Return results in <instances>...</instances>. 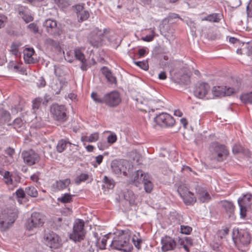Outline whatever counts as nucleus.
Instances as JSON below:
<instances>
[{"instance_id": "nucleus-1", "label": "nucleus", "mask_w": 252, "mask_h": 252, "mask_svg": "<svg viewBox=\"0 0 252 252\" xmlns=\"http://www.w3.org/2000/svg\"><path fill=\"white\" fill-rule=\"evenodd\" d=\"M131 232L128 229L118 230L115 234L110 246L112 249L123 252H130L132 246L129 243Z\"/></svg>"}, {"instance_id": "nucleus-2", "label": "nucleus", "mask_w": 252, "mask_h": 252, "mask_svg": "<svg viewBox=\"0 0 252 252\" xmlns=\"http://www.w3.org/2000/svg\"><path fill=\"white\" fill-rule=\"evenodd\" d=\"M18 214V209L14 205L4 209L0 218L1 230L4 231L8 229L16 220Z\"/></svg>"}, {"instance_id": "nucleus-3", "label": "nucleus", "mask_w": 252, "mask_h": 252, "mask_svg": "<svg viewBox=\"0 0 252 252\" xmlns=\"http://www.w3.org/2000/svg\"><path fill=\"white\" fill-rule=\"evenodd\" d=\"M84 227V221L80 219L76 220L73 224V231L69 234L70 239L75 243L84 240L86 234Z\"/></svg>"}, {"instance_id": "nucleus-4", "label": "nucleus", "mask_w": 252, "mask_h": 252, "mask_svg": "<svg viewBox=\"0 0 252 252\" xmlns=\"http://www.w3.org/2000/svg\"><path fill=\"white\" fill-rule=\"evenodd\" d=\"M213 158L218 161H222L228 155V151L226 147L218 142L212 143L210 147Z\"/></svg>"}, {"instance_id": "nucleus-5", "label": "nucleus", "mask_w": 252, "mask_h": 252, "mask_svg": "<svg viewBox=\"0 0 252 252\" xmlns=\"http://www.w3.org/2000/svg\"><path fill=\"white\" fill-rule=\"evenodd\" d=\"M67 109L63 105L53 104L50 107V113L53 118L60 122H64L67 120Z\"/></svg>"}, {"instance_id": "nucleus-6", "label": "nucleus", "mask_w": 252, "mask_h": 252, "mask_svg": "<svg viewBox=\"0 0 252 252\" xmlns=\"http://www.w3.org/2000/svg\"><path fill=\"white\" fill-rule=\"evenodd\" d=\"M134 181L137 182L141 181L144 184V189L147 193H150L152 190L153 185L151 182V178L148 173H144L141 170H137Z\"/></svg>"}, {"instance_id": "nucleus-7", "label": "nucleus", "mask_w": 252, "mask_h": 252, "mask_svg": "<svg viewBox=\"0 0 252 252\" xmlns=\"http://www.w3.org/2000/svg\"><path fill=\"white\" fill-rule=\"evenodd\" d=\"M177 191L181 197L183 199L184 202L187 205H192L196 202V197L194 193L190 191L185 185L179 186Z\"/></svg>"}, {"instance_id": "nucleus-8", "label": "nucleus", "mask_w": 252, "mask_h": 252, "mask_svg": "<svg viewBox=\"0 0 252 252\" xmlns=\"http://www.w3.org/2000/svg\"><path fill=\"white\" fill-rule=\"evenodd\" d=\"M194 189L196 198L202 203H207L211 200V196L208 189L203 184H196Z\"/></svg>"}, {"instance_id": "nucleus-9", "label": "nucleus", "mask_w": 252, "mask_h": 252, "mask_svg": "<svg viewBox=\"0 0 252 252\" xmlns=\"http://www.w3.org/2000/svg\"><path fill=\"white\" fill-rule=\"evenodd\" d=\"M43 26L48 34L55 37L60 36L62 33V30L58 26L56 20L51 19H46L43 23Z\"/></svg>"}, {"instance_id": "nucleus-10", "label": "nucleus", "mask_w": 252, "mask_h": 252, "mask_svg": "<svg viewBox=\"0 0 252 252\" xmlns=\"http://www.w3.org/2000/svg\"><path fill=\"white\" fill-rule=\"evenodd\" d=\"M155 122L161 127H170L174 125V118L167 113H161L155 118Z\"/></svg>"}, {"instance_id": "nucleus-11", "label": "nucleus", "mask_w": 252, "mask_h": 252, "mask_svg": "<svg viewBox=\"0 0 252 252\" xmlns=\"http://www.w3.org/2000/svg\"><path fill=\"white\" fill-rule=\"evenodd\" d=\"M21 156L24 163L29 166L38 163L40 160L39 155L32 150L24 151L22 153Z\"/></svg>"}, {"instance_id": "nucleus-12", "label": "nucleus", "mask_w": 252, "mask_h": 252, "mask_svg": "<svg viewBox=\"0 0 252 252\" xmlns=\"http://www.w3.org/2000/svg\"><path fill=\"white\" fill-rule=\"evenodd\" d=\"M44 241L45 244L50 248H58L61 245L59 236L53 231L45 233Z\"/></svg>"}, {"instance_id": "nucleus-13", "label": "nucleus", "mask_w": 252, "mask_h": 252, "mask_svg": "<svg viewBox=\"0 0 252 252\" xmlns=\"http://www.w3.org/2000/svg\"><path fill=\"white\" fill-rule=\"evenodd\" d=\"M104 103L110 107H115L119 104L121 98L117 91H112L106 94L103 97Z\"/></svg>"}, {"instance_id": "nucleus-14", "label": "nucleus", "mask_w": 252, "mask_h": 252, "mask_svg": "<svg viewBox=\"0 0 252 252\" xmlns=\"http://www.w3.org/2000/svg\"><path fill=\"white\" fill-rule=\"evenodd\" d=\"M238 203L240 210V216L244 218L246 215L247 208L252 203V195L250 194L245 195L242 198H239Z\"/></svg>"}, {"instance_id": "nucleus-15", "label": "nucleus", "mask_w": 252, "mask_h": 252, "mask_svg": "<svg viewBox=\"0 0 252 252\" xmlns=\"http://www.w3.org/2000/svg\"><path fill=\"white\" fill-rule=\"evenodd\" d=\"M43 223L42 215L38 212H33L32 214L31 218L26 223V228L30 230L34 227H39Z\"/></svg>"}, {"instance_id": "nucleus-16", "label": "nucleus", "mask_w": 252, "mask_h": 252, "mask_svg": "<svg viewBox=\"0 0 252 252\" xmlns=\"http://www.w3.org/2000/svg\"><path fill=\"white\" fill-rule=\"evenodd\" d=\"M161 250L163 252H166L173 250L176 246V242L174 239L168 236H165L161 239Z\"/></svg>"}, {"instance_id": "nucleus-17", "label": "nucleus", "mask_w": 252, "mask_h": 252, "mask_svg": "<svg viewBox=\"0 0 252 252\" xmlns=\"http://www.w3.org/2000/svg\"><path fill=\"white\" fill-rule=\"evenodd\" d=\"M127 163L126 160H120L119 161H113L111 163V168L113 172L117 175L123 172L124 175L126 174V167H125Z\"/></svg>"}, {"instance_id": "nucleus-18", "label": "nucleus", "mask_w": 252, "mask_h": 252, "mask_svg": "<svg viewBox=\"0 0 252 252\" xmlns=\"http://www.w3.org/2000/svg\"><path fill=\"white\" fill-rule=\"evenodd\" d=\"M93 236L94 238L95 246L98 250H104L106 249V242L108 239V234L101 236V234H98L96 232L93 233Z\"/></svg>"}, {"instance_id": "nucleus-19", "label": "nucleus", "mask_w": 252, "mask_h": 252, "mask_svg": "<svg viewBox=\"0 0 252 252\" xmlns=\"http://www.w3.org/2000/svg\"><path fill=\"white\" fill-rule=\"evenodd\" d=\"M210 90V86L208 83H202L196 87L194 91L195 96L199 98H203L206 97Z\"/></svg>"}, {"instance_id": "nucleus-20", "label": "nucleus", "mask_w": 252, "mask_h": 252, "mask_svg": "<svg viewBox=\"0 0 252 252\" xmlns=\"http://www.w3.org/2000/svg\"><path fill=\"white\" fill-rule=\"evenodd\" d=\"M70 184V180L67 178L64 180L57 181L52 185V188L54 191L62 190L66 188Z\"/></svg>"}, {"instance_id": "nucleus-21", "label": "nucleus", "mask_w": 252, "mask_h": 252, "mask_svg": "<svg viewBox=\"0 0 252 252\" xmlns=\"http://www.w3.org/2000/svg\"><path fill=\"white\" fill-rule=\"evenodd\" d=\"M34 53V51L32 48H26L23 51L24 59L26 63H34V60L32 56Z\"/></svg>"}, {"instance_id": "nucleus-22", "label": "nucleus", "mask_w": 252, "mask_h": 252, "mask_svg": "<svg viewBox=\"0 0 252 252\" xmlns=\"http://www.w3.org/2000/svg\"><path fill=\"white\" fill-rule=\"evenodd\" d=\"M101 71L108 82L111 84L116 83L117 80L116 77L113 75L111 71L108 67L103 66L101 68Z\"/></svg>"}, {"instance_id": "nucleus-23", "label": "nucleus", "mask_w": 252, "mask_h": 252, "mask_svg": "<svg viewBox=\"0 0 252 252\" xmlns=\"http://www.w3.org/2000/svg\"><path fill=\"white\" fill-rule=\"evenodd\" d=\"M102 183V189H112L115 186V182L114 180L112 178L108 177L106 176L103 177Z\"/></svg>"}, {"instance_id": "nucleus-24", "label": "nucleus", "mask_w": 252, "mask_h": 252, "mask_svg": "<svg viewBox=\"0 0 252 252\" xmlns=\"http://www.w3.org/2000/svg\"><path fill=\"white\" fill-rule=\"evenodd\" d=\"M238 238L240 242L244 245H247L250 242V237L247 232L238 231Z\"/></svg>"}, {"instance_id": "nucleus-25", "label": "nucleus", "mask_w": 252, "mask_h": 252, "mask_svg": "<svg viewBox=\"0 0 252 252\" xmlns=\"http://www.w3.org/2000/svg\"><path fill=\"white\" fill-rule=\"evenodd\" d=\"M124 199L128 201L130 205L135 204L136 196L132 191L127 190L124 192Z\"/></svg>"}, {"instance_id": "nucleus-26", "label": "nucleus", "mask_w": 252, "mask_h": 252, "mask_svg": "<svg viewBox=\"0 0 252 252\" xmlns=\"http://www.w3.org/2000/svg\"><path fill=\"white\" fill-rule=\"evenodd\" d=\"M67 144L71 145V143L66 139H62L59 140L56 146L57 152L60 153L63 152L65 150Z\"/></svg>"}, {"instance_id": "nucleus-27", "label": "nucleus", "mask_w": 252, "mask_h": 252, "mask_svg": "<svg viewBox=\"0 0 252 252\" xmlns=\"http://www.w3.org/2000/svg\"><path fill=\"white\" fill-rule=\"evenodd\" d=\"M221 19V15L218 13H213L207 15L202 18L203 21H207L211 22H219Z\"/></svg>"}, {"instance_id": "nucleus-28", "label": "nucleus", "mask_w": 252, "mask_h": 252, "mask_svg": "<svg viewBox=\"0 0 252 252\" xmlns=\"http://www.w3.org/2000/svg\"><path fill=\"white\" fill-rule=\"evenodd\" d=\"M212 94L215 97H221L225 95L223 89L220 86H215L212 89Z\"/></svg>"}, {"instance_id": "nucleus-29", "label": "nucleus", "mask_w": 252, "mask_h": 252, "mask_svg": "<svg viewBox=\"0 0 252 252\" xmlns=\"http://www.w3.org/2000/svg\"><path fill=\"white\" fill-rule=\"evenodd\" d=\"M69 193H65L58 198V201L63 203H70L72 201V196Z\"/></svg>"}, {"instance_id": "nucleus-30", "label": "nucleus", "mask_w": 252, "mask_h": 252, "mask_svg": "<svg viewBox=\"0 0 252 252\" xmlns=\"http://www.w3.org/2000/svg\"><path fill=\"white\" fill-rule=\"evenodd\" d=\"M26 193L32 197H36L38 196V191L33 186H30L26 188Z\"/></svg>"}, {"instance_id": "nucleus-31", "label": "nucleus", "mask_w": 252, "mask_h": 252, "mask_svg": "<svg viewBox=\"0 0 252 252\" xmlns=\"http://www.w3.org/2000/svg\"><path fill=\"white\" fill-rule=\"evenodd\" d=\"M222 206L226 212L229 214H232L234 211V207L232 203L227 201L222 202Z\"/></svg>"}, {"instance_id": "nucleus-32", "label": "nucleus", "mask_w": 252, "mask_h": 252, "mask_svg": "<svg viewBox=\"0 0 252 252\" xmlns=\"http://www.w3.org/2000/svg\"><path fill=\"white\" fill-rule=\"evenodd\" d=\"M3 180L7 185H11L13 184L12 174L8 171H5L2 175Z\"/></svg>"}, {"instance_id": "nucleus-33", "label": "nucleus", "mask_w": 252, "mask_h": 252, "mask_svg": "<svg viewBox=\"0 0 252 252\" xmlns=\"http://www.w3.org/2000/svg\"><path fill=\"white\" fill-rule=\"evenodd\" d=\"M20 46V44L19 43L13 42L11 44L10 51L11 53L16 57H18L21 55V53L19 52Z\"/></svg>"}, {"instance_id": "nucleus-34", "label": "nucleus", "mask_w": 252, "mask_h": 252, "mask_svg": "<svg viewBox=\"0 0 252 252\" xmlns=\"http://www.w3.org/2000/svg\"><path fill=\"white\" fill-rule=\"evenodd\" d=\"M9 125H12L14 128L18 131H19V128H22L24 126V123L21 118H17L14 120L12 124H10Z\"/></svg>"}, {"instance_id": "nucleus-35", "label": "nucleus", "mask_w": 252, "mask_h": 252, "mask_svg": "<svg viewBox=\"0 0 252 252\" xmlns=\"http://www.w3.org/2000/svg\"><path fill=\"white\" fill-rule=\"evenodd\" d=\"M74 54L76 59L81 61L82 63L86 62V60L85 59V56L80 50L77 49H75L74 51Z\"/></svg>"}, {"instance_id": "nucleus-36", "label": "nucleus", "mask_w": 252, "mask_h": 252, "mask_svg": "<svg viewBox=\"0 0 252 252\" xmlns=\"http://www.w3.org/2000/svg\"><path fill=\"white\" fill-rule=\"evenodd\" d=\"M240 98L245 103H252V92L243 94L241 95Z\"/></svg>"}, {"instance_id": "nucleus-37", "label": "nucleus", "mask_w": 252, "mask_h": 252, "mask_svg": "<svg viewBox=\"0 0 252 252\" xmlns=\"http://www.w3.org/2000/svg\"><path fill=\"white\" fill-rule=\"evenodd\" d=\"M89 13L87 11H83L77 15L78 21L81 22L86 20L89 17Z\"/></svg>"}, {"instance_id": "nucleus-38", "label": "nucleus", "mask_w": 252, "mask_h": 252, "mask_svg": "<svg viewBox=\"0 0 252 252\" xmlns=\"http://www.w3.org/2000/svg\"><path fill=\"white\" fill-rule=\"evenodd\" d=\"M89 179V175L86 173H82L78 176L75 179V183L77 184L85 182Z\"/></svg>"}, {"instance_id": "nucleus-39", "label": "nucleus", "mask_w": 252, "mask_h": 252, "mask_svg": "<svg viewBox=\"0 0 252 252\" xmlns=\"http://www.w3.org/2000/svg\"><path fill=\"white\" fill-rule=\"evenodd\" d=\"M192 230V228L188 225H181L180 226V232L182 234L189 235Z\"/></svg>"}, {"instance_id": "nucleus-40", "label": "nucleus", "mask_w": 252, "mask_h": 252, "mask_svg": "<svg viewBox=\"0 0 252 252\" xmlns=\"http://www.w3.org/2000/svg\"><path fill=\"white\" fill-rule=\"evenodd\" d=\"M0 115L5 122H9L11 120V115L9 112L6 110H2Z\"/></svg>"}, {"instance_id": "nucleus-41", "label": "nucleus", "mask_w": 252, "mask_h": 252, "mask_svg": "<svg viewBox=\"0 0 252 252\" xmlns=\"http://www.w3.org/2000/svg\"><path fill=\"white\" fill-rule=\"evenodd\" d=\"M117 140V136L116 134L112 132L110 135H108L107 138V143L110 144H112L116 142Z\"/></svg>"}, {"instance_id": "nucleus-42", "label": "nucleus", "mask_w": 252, "mask_h": 252, "mask_svg": "<svg viewBox=\"0 0 252 252\" xmlns=\"http://www.w3.org/2000/svg\"><path fill=\"white\" fill-rule=\"evenodd\" d=\"M99 138V134L97 132H94L89 136V142H95Z\"/></svg>"}, {"instance_id": "nucleus-43", "label": "nucleus", "mask_w": 252, "mask_h": 252, "mask_svg": "<svg viewBox=\"0 0 252 252\" xmlns=\"http://www.w3.org/2000/svg\"><path fill=\"white\" fill-rule=\"evenodd\" d=\"M91 97L92 99L96 102L103 103L104 102L103 98H101L99 97L98 94L94 92H93L91 94Z\"/></svg>"}, {"instance_id": "nucleus-44", "label": "nucleus", "mask_w": 252, "mask_h": 252, "mask_svg": "<svg viewBox=\"0 0 252 252\" xmlns=\"http://www.w3.org/2000/svg\"><path fill=\"white\" fill-rule=\"evenodd\" d=\"M154 36H155V32L153 30H152L151 34L147 35L146 36L143 37L142 38V39L145 41L150 42L153 40Z\"/></svg>"}, {"instance_id": "nucleus-45", "label": "nucleus", "mask_w": 252, "mask_h": 252, "mask_svg": "<svg viewBox=\"0 0 252 252\" xmlns=\"http://www.w3.org/2000/svg\"><path fill=\"white\" fill-rule=\"evenodd\" d=\"M25 193L26 191L22 188L18 189L15 192L17 197L21 198H24L25 197Z\"/></svg>"}, {"instance_id": "nucleus-46", "label": "nucleus", "mask_w": 252, "mask_h": 252, "mask_svg": "<svg viewBox=\"0 0 252 252\" xmlns=\"http://www.w3.org/2000/svg\"><path fill=\"white\" fill-rule=\"evenodd\" d=\"M97 147L99 150L103 151L108 147L107 143L105 141H99L97 143Z\"/></svg>"}, {"instance_id": "nucleus-47", "label": "nucleus", "mask_w": 252, "mask_h": 252, "mask_svg": "<svg viewBox=\"0 0 252 252\" xmlns=\"http://www.w3.org/2000/svg\"><path fill=\"white\" fill-rule=\"evenodd\" d=\"M243 150V148L239 144H235L232 148V152L234 154H236L241 152Z\"/></svg>"}, {"instance_id": "nucleus-48", "label": "nucleus", "mask_w": 252, "mask_h": 252, "mask_svg": "<svg viewBox=\"0 0 252 252\" xmlns=\"http://www.w3.org/2000/svg\"><path fill=\"white\" fill-rule=\"evenodd\" d=\"M5 153L12 158L13 156L15 154V149L11 147H8L5 150Z\"/></svg>"}, {"instance_id": "nucleus-49", "label": "nucleus", "mask_w": 252, "mask_h": 252, "mask_svg": "<svg viewBox=\"0 0 252 252\" xmlns=\"http://www.w3.org/2000/svg\"><path fill=\"white\" fill-rule=\"evenodd\" d=\"M229 228L228 227H225L219 231V235L220 238H223L226 235L228 234Z\"/></svg>"}, {"instance_id": "nucleus-50", "label": "nucleus", "mask_w": 252, "mask_h": 252, "mask_svg": "<svg viewBox=\"0 0 252 252\" xmlns=\"http://www.w3.org/2000/svg\"><path fill=\"white\" fill-rule=\"evenodd\" d=\"M28 27L31 31L32 32L34 33H36L38 31V27L37 26L36 24L33 23L30 24L28 25Z\"/></svg>"}, {"instance_id": "nucleus-51", "label": "nucleus", "mask_w": 252, "mask_h": 252, "mask_svg": "<svg viewBox=\"0 0 252 252\" xmlns=\"http://www.w3.org/2000/svg\"><path fill=\"white\" fill-rule=\"evenodd\" d=\"M212 249L216 252L220 251L221 245L218 242H213L211 244Z\"/></svg>"}, {"instance_id": "nucleus-52", "label": "nucleus", "mask_w": 252, "mask_h": 252, "mask_svg": "<svg viewBox=\"0 0 252 252\" xmlns=\"http://www.w3.org/2000/svg\"><path fill=\"white\" fill-rule=\"evenodd\" d=\"M73 53L71 52H67L64 58L66 61L69 63L72 62L73 61Z\"/></svg>"}, {"instance_id": "nucleus-53", "label": "nucleus", "mask_w": 252, "mask_h": 252, "mask_svg": "<svg viewBox=\"0 0 252 252\" xmlns=\"http://www.w3.org/2000/svg\"><path fill=\"white\" fill-rule=\"evenodd\" d=\"M136 236L135 235L132 238V241L133 242V244L136 248L139 249L140 248V243L142 242V240L141 239L136 238V239L135 238Z\"/></svg>"}, {"instance_id": "nucleus-54", "label": "nucleus", "mask_w": 252, "mask_h": 252, "mask_svg": "<svg viewBox=\"0 0 252 252\" xmlns=\"http://www.w3.org/2000/svg\"><path fill=\"white\" fill-rule=\"evenodd\" d=\"M139 67L144 70H148L149 68L148 62L146 61H141L140 64H139Z\"/></svg>"}, {"instance_id": "nucleus-55", "label": "nucleus", "mask_w": 252, "mask_h": 252, "mask_svg": "<svg viewBox=\"0 0 252 252\" xmlns=\"http://www.w3.org/2000/svg\"><path fill=\"white\" fill-rule=\"evenodd\" d=\"M40 105V100L36 98L32 101V108L34 110L38 109Z\"/></svg>"}, {"instance_id": "nucleus-56", "label": "nucleus", "mask_w": 252, "mask_h": 252, "mask_svg": "<svg viewBox=\"0 0 252 252\" xmlns=\"http://www.w3.org/2000/svg\"><path fill=\"white\" fill-rule=\"evenodd\" d=\"M46 85V81L43 77H40L37 82V86L39 88L44 87Z\"/></svg>"}, {"instance_id": "nucleus-57", "label": "nucleus", "mask_w": 252, "mask_h": 252, "mask_svg": "<svg viewBox=\"0 0 252 252\" xmlns=\"http://www.w3.org/2000/svg\"><path fill=\"white\" fill-rule=\"evenodd\" d=\"M22 18L26 23H29L33 20V18L31 15H27L24 12H22Z\"/></svg>"}, {"instance_id": "nucleus-58", "label": "nucleus", "mask_w": 252, "mask_h": 252, "mask_svg": "<svg viewBox=\"0 0 252 252\" xmlns=\"http://www.w3.org/2000/svg\"><path fill=\"white\" fill-rule=\"evenodd\" d=\"M247 11L249 16H252V0H250L247 6Z\"/></svg>"}, {"instance_id": "nucleus-59", "label": "nucleus", "mask_w": 252, "mask_h": 252, "mask_svg": "<svg viewBox=\"0 0 252 252\" xmlns=\"http://www.w3.org/2000/svg\"><path fill=\"white\" fill-rule=\"evenodd\" d=\"M40 173L37 172L31 176V179L36 183H37L39 179Z\"/></svg>"}, {"instance_id": "nucleus-60", "label": "nucleus", "mask_w": 252, "mask_h": 252, "mask_svg": "<svg viewBox=\"0 0 252 252\" xmlns=\"http://www.w3.org/2000/svg\"><path fill=\"white\" fill-rule=\"evenodd\" d=\"M90 44L93 47H98L99 45V42L98 40H96L94 38H90L89 40Z\"/></svg>"}, {"instance_id": "nucleus-61", "label": "nucleus", "mask_w": 252, "mask_h": 252, "mask_svg": "<svg viewBox=\"0 0 252 252\" xmlns=\"http://www.w3.org/2000/svg\"><path fill=\"white\" fill-rule=\"evenodd\" d=\"M7 17L3 14H0V29L4 26Z\"/></svg>"}, {"instance_id": "nucleus-62", "label": "nucleus", "mask_w": 252, "mask_h": 252, "mask_svg": "<svg viewBox=\"0 0 252 252\" xmlns=\"http://www.w3.org/2000/svg\"><path fill=\"white\" fill-rule=\"evenodd\" d=\"M84 4L81 3V4H76L75 6V8L76 10V12L77 13V14L83 11V10L84 8Z\"/></svg>"}, {"instance_id": "nucleus-63", "label": "nucleus", "mask_w": 252, "mask_h": 252, "mask_svg": "<svg viewBox=\"0 0 252 252\" xmlns=\"http://www.w3.org/2000/svg\"><path fill=\"white\" fill-rule=\"evenodd\" d=\"M224 92H225V95H230L232 94L235 92V89L233 88H228L227 89H225Z\"/></svg>"}, {"instance_id": "nucleus-64", "label": "nucleus", "mask_w": 252, "mask_h": 252, "mask_svg": "<svg viewBox=\"0 0 252 252\" xmlns=\"http://www.w3.org/2000/svg\"><path fill=\"white\" fill-rule=\"evenodd\" d=\"M247 49L248 54L249 55H252V42L248 44Z\"/></svg>"}]
</instances>
